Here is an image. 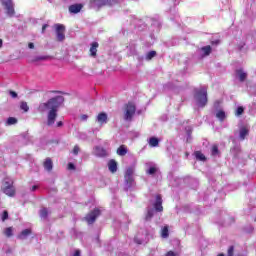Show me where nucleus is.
<instances>
[{
  "label": "nucleus",
  "instance_id": "obj_47",
  "mask_svg": "<svg viewBox=\"0 0 256 256\" xmlns=\"http://www.w3.org/2000/svg\"><path fill=\"white\" fill-rule=\"evenodd\" d=\"M219 43H221V41L215 40L211 42V45H219Z\"/></svg>",
  "mask_w": 256,
  "mask_h": 256
},
{
  "label": "nucleus",
  "instance_id": "obj_17",
  "mask_svg": "<svg viewBox=\"0 0 256 256\" xmlns=\"http://www.w3.org/2000/svg\"><path fill=\"white\" fill-rule=\"evenodd\" d=\"M32 231L31 229L27 228L21 231V233L17 236L18 239H25L27 237H29V235H31Z\"/></svg>",
  "mask_w": 256,
  "mask_h": 256
},
{
  "label": "nucleus",
  "instance_id": "obj_6",
  "mask_svg": "<svg viewBox=\"0 0 256 256\" xmlns=\"http://www.w3.org/2000/svg\"><path fill=\"white\" fill-rule=\"evenodd\" d=\"M91 7L101 9V7H107L113 5V0H90Z\"/></svg>",
  "mask_w": 256,
  "mask_h": 256
},
{
  "label": "nucleus",
  "instance_id": "obj_27",
  "mask_svg": "<svg viewBox=\"0 0 256 256\" xmlns=\"http://www.w3.org/2000/svg\"><path fill=\"white\" fill-rule=\"evenodd\" d=\"M237 75H239V80L241 81V83H243V81H245V79H247V73L243 72V70H237Z\"/></svg>",
  "mask_w": 256,
  "mask_h": 256
},
{
  "label": "nucleus",
  "instance_id": "obj_39",
  "mask_svg": "<svg viewBox=\"0 0 256 256\" xmlns=\"http://www.w3.org/2000/svg\"><path fill=\"white\" fill-rule=\"evenodd\" d=\"M3 7H6L7 5H11L13 3V0H0Z\"/></svg>",
  "mask_w": 256,
  "mask_h": 256
},
{
  "label": "nucleus",
  "instance_id": "obj_23",
  "mask_svg": "<svg viewBox=\"0 0 256 256\" xmlns=\"http://www.w3.org/2000/svg\"><path fill=\"white\" fill-rule=\"evenodd\" d=\"M124 179L128 187H133V183L135 182V179L133 178V176H124Z\"/></svg>",
  "mask_w": 256,
  "mask_h": 256
},
{
  "label": "nucleus",
  "instance_id": "obj_52",
  "mask_svg": "<svg viewBox=\"0 0 256 256\" xmlns=\"http://www.w3.org/2000/svg\"><path fill=\"white\" fill-rule=\"evenodd\" d=\"M50 93L57 94V93H59V91H57V90H52V91H50Z\"/></svg>",
  "mask_w": 256,
  "mask_h": 256
},
{
  "label": "nucleus",
  "instance_id": "obj_11",
  "mask_svg": "<svg viewBox=\"0 0 256 256\" xmlns=\"http://www.w3.org/2000/svg\"><path fill=\"white\" fill-rule=\"evenodd\" d=\"M81 9H83V4H73L69 6L70 13H74V14L80 13Z\"/></svg>",
  "mask_w": 256,
  "mask_h": 256
},
{
  "label": "nucleus",
  "instance_id": "obj_53",
  "mask_svg": "<svg viewBox=\"0 0 256 256\" xmlns=\"http://www.w3.org/2000/svg\"><path fill=\"white\" fill-rule=\"evenodd\" d=\"M217 256H225L224 254H218Z\"/></svg>",
  "mask_w": 256,
  "mask_h": 256
},
{
  "label": "nucleus",
  "instance_id": "obj_20",
  "mask_svg": "<svg viewBox=\"0 0 256 256\" xmlns=\"http://www.w3.org/2000/svg\"><path fill=\"white\" fill-rule=\"evenodd\" d=\"M195 158L197 161H207V157L201 151H195L194 152Z\"/></svg>",
  "mask_w": 256,
  "mask_h": 256
},
{
  "label": "nucleus",
  "instance_id": "obj_29",
  "mask_svg": "<svg viewBox=\"0 0 256 256\" xmlns=\"http://www.w3.org/2000/svg\"><path fill=\"white\" fill-rule=\"evenodd\" d=\"M161 237H163V239H167V237H169V227L168 226H164L162 228Z\"/></svg>",
  "mask_w": 256,
  "mask_h": 256
},
{
  "label": "nucleus",
  "instance_id": "obj_40",
  "mask_svg": "<svg viewBox=\"0 0 256 256\" xmlns=\"http://www.w3.org/2000/svg\"><path fill=\"white\" fill-rule=\"evenodd\" d=\"M9 94L11 95L12 99H17V92L10 90Z\"/></svg>",
  "mask_w": 256,
  "mask_h": 256
},
{
  "label": "nucleus",
  "instance_id": "obj_31",
  "mask_svg": "<svg viewBox=\"0 0 256 256\" xmlns=\"http://www.w3.org/2000/svg\"><path fill=\"white\" fill-rule=\"evenodd\" d=\"M4 235L6 237H13V227H7L4 230Z\"/></svg>",
  "mask_w": 256,
  "mask_h": 256
},
{
  "label": "nucleus",
  "instance_id": "obj_9",
  "mask_svg": "<svg viewBox=\"0 0 256 256\" xmlns=\"http://www.w3.org/2000/svg\"><path fill=\"white\" fill-rule=\"evenodd\" d=\"M94 155L96 157H107V150L101 146H96L94 148Z\"/></svg>",
  "mask_w": 256,
  "mask_h": 256
},
{
  "label": "nucleus",
  "instance_id": "obj_45",
  "mask_svg": "<svg viewBox=\"0 0 256 256\" xmlns=\"http://www.w3.org/2000/svg\"><path fill=\"white\" fill-rule=\"evenodd\" d=\"M29 49H35V44L33 42L28 43Z\"/></svg>",
  "mask_w": 256,
  "mask_h": 256
},
{
  "label": "nucleus",
  "instance_id": "obj_1",
  "mask_svg": "<svg viewBox=\"0 0 256 256\" xmlns=\"http://www.w3.org/2000/svg\"><path fill=\"white\" fill-rule=\"evenodd\" d=\"M64 101L65 98L63 96H55L53 98H50L47 102L40 103L38 107V111L40 113H45V111H49L47 116L48 127L55 125V121L57 119V112L59 111V107L63 105Z\"/></svg>",
  "mask_w": 256,
  "mask_h": 256
},
{
  "label": "nucleus",
  "instance_id": "obj_33",
  "mask_svg": "<svg viewBox=\"0 0 256 256\" xmlns=\"http://www.w3.org/2000/svg\"><path fill=\"white\" fill-rule=\"evenodd\" d=\"M242 113H245V108H243L242 106H239L237 109H236V113L235 115L237 117L241 116Z\"/></svg>",
  "mask_w": 256,
  "mask_h": 256
},
{
  "label": "nucleus",
  "instance_id": "obj_42",
  "mask_svg": "<svg viewBox=\"0 0 256 256\" xmlns=\"http://www.w3.org/2000/svg\"><path fill=\"white\" fill-rule=\"evenodd\" d=\"M68 169H69V171L75 170V164H73V163H68Z\"/></svg>",
  "mask_w": 256,
  "mask_h": 256
},
{
  "label": "nucleus",
  "instance_id": "obj_14",
  "mask_svg": "<svg viewBox=\"0 0 256 256\" xmlns=\"http://www.w3.org/2000/svg\"><path fill=\"white\" fill-rule=\"evenodd\" d=\"M5 9H6V14L9 16V17H13V15H15V6L12 4H8L6 6H4Z\"/></svg>",
  "mask_w": 256,
  "mask_h": 256
},
{
  "label": "nucleus",
  "instance_id": "obj_50",
  "mask_svg": "<svg viewBox=\"0 0 256 256\" xmlns=\"http://www.w3.org/2000/svg\"><path fill=\"white\" fill-rule=\"evenodd\" d=\"M57 127H63V122L62 121H59L56 123Z\"/></svg>",
  "mask_w": 256,
  "mask_h": 256
},
{
  "label": "nucleus",
  "instance_id": "obj_44",
  "mask_svg": "<svg viewBox=\"0 0 256 256\" xmlns=\"http://www.w3.org/2000/svg\"><path fill=\"white\" fill-rule=\"evenodd\" d=\"M87 119H89V116H87L86 114H83L81 116V121H87Z\"/></svg>",
  "mask_w": 256,
  "mask_h": 256
},
{
  "label": "nucleus",
  "instance_id": "obj_34",
  "mask_svg": "<svg viewBox=\"0 0 256 256\" xmlns=\"http://www.w3.org/2000/svg\"><path fill=\"white\" fill-rule=\"evenodd\" d=\"M211 153H212L213 156L219 155V146L213 145V146H212Z\"/></svg>",
  "mask_w": 256,
  "mask_h": 256
},
{
  "label": "nucleus",
  "instance_id": "obj_49",
  "mask_svg": "<svg viewBox=\"0 0 256 256\" xmlns=\"http://www.w3.org/2000/svg\"><path fill=\"white\" fill-rule=\"evenodd\" d=\"M73 256H81V251L76 250Z\"/></svg>",
  "mask_w": 256,
  "mask_h": 256
},
{
  "label": "nucleus",
  "instance_id": "obj_25",
  "mask_svg": "<svg viewBox=\"0 0 256 256\" xmlns=\"http://www.w3.org/2000/svg\"><path fill=\"white\" fill-rule=\"evenodd\" d=\"M40 217L41 219H47L49 217V210L45 207L40 209Z\"/></svg>",
  "mask_w": 256,
  "mask_h": 256
},
{
  "label": "nucleus",
  "instance_id": "obj_37",
  "mask_svg": "<svg viewBox=\"0 0 256 256\" xmlns=\"http://www.w3.org/2000/svg\"><path fill=\"white\" fill-rule=\"evenodd\" d=\"M2 221H7L9 219V212L7 210H4L1 217Z\"/></svg>",
  "mask_w": 256,
  "mask_h": 256
},
{
  "label": "nucleus",
  "instance_id": "obj_36",
  "mask_svg": "<svg viewBox=\"0 0 256 256\" xmlns=\"http://www.w3.org/2000/svg\"><path fill=\"white\" fill-rule=\"evenodd\" d=\"M157 173V168L156 167H150L148 170H147V174L148 175H155Z\"/></svg>",
  "mask_w": 256,
  "mask_h": 256
},
{
  "label": "nucleus",
  "instance_id": "obj_38",
  "mask_svg": "<svg viewBox=\"0 0 256 256\" xmlns=\"http://www.w3.org/2000/svg\"><path fill=\"white\" fill-rule=\"evenodd\" d=\"M234 253H235V247L234 246H230L228 248L227 256H234Z\"/></svg>",
  "mask_w": 256,
  "mask_h": 256
},
{
  "label": "nucleus",
  "instance_id": "obj_19",
  "mask_svg": "<svg viewBox=\"0 0 256 256\" xmlns=\"http://www.w3.org/2000/svg\"><path fill=\"white\" fill-rule=\"evenodd\" d=\"M154 215H155V210H153V208H148L147 213L145 215V221H151Z\"/></svg>",
  "mask_w": 256,
  "mask_h": 256
},
{
  "label": "nucleus",
  "instance_id": "obj_43",
  "mask_svg": "<svg viewBox=\"0 0 256 256\" xmlns=\"http://www.w3.org/2000/svg\"><path fill=\"white\" fill-rule=\"evenodd\" d=\"M165 256H177V254H175V252L173 251H168Z\"/></svg>",
  "mask_w": 256,
  "mask_h": 256
},
{
  "label": "nucleus",
  "instance_id": "obj_46",
  "mask_svg": "<svg viewBox=\"0 0 256 256\" xmlns=\"http://www.w3.org/2000/svg\"><path fill=\"white\" fill-rule=\"evenodd\" d=\"M47 27H49V25H47V24H44L42 26V33H45V30L47 29Z\"/></svg>",
  "mask_w": 256,
  "mask_h": 256
},
{
  "label": "nucleus",
  "instance_id": "obj_41",
  "mask_svg": "<svg viewBox=\"0 0 256 256\" xmlns=\"http://www.w3.org/2000/svg\"><path fill=\"white\" fill-rule=\"evenodd\" d=\"M79 146H74V148H73V153H74V155H79Z\"/></svg>",
  "mask_w": 256,
  "mask_h": 256
},
{
  "label": "nucleus",
  "instance_id": "obj_51",
  "mask_svg": "<svg viewBox=\"0 0 256 256\" xmlns=\"http://www.w3.org/2000/svg\"><path fill=\"white\" fill-rule=\"evenodd\" d=\"M3 47V39L0 38V49Z\"/></svg>",
  "mask_w": 256,
  "mask_h": 256
},
{
  "label": "nucleus",
  "instance_id": "obj_10",
  "mask_svg": "<svg viewBox=\"0 0 256 256\" xmlns=\"http://www.w3.org/2000/svg\"><path fill=\"white\" fill-rule=\"evenodd\" d=\"M97 49H99V43L92 42L89 50L90 57H97Z\"/></svg>",
  "mask_w": 256,
  "mask_h": 256
},
{
  "label": "nucleus",
  "instance_id": "obj_4",
  "mask_svg": "<svg viewBox=\"0 0 256 256\" xmlns=\"http://www.w3.org/2000/svg\"><path fill=\"white\" fill-rule=\"evenodd\" d=\"M13 180H9V181H4L3 182V186L1 187V191L2 193H4V195H7L8 197H15V186H13Z\"/></svg>",
  "mask_w": 256,
  "mask_h": 256
},
{
  "label": "nucleus",
  "instance_id": "obj_32",
  "mask_svg": "<svg viewBox=\"0 0 256 256\" xmlns=\"http://www.w3.org/2000/svg\"><path fill=\"white\" fill-rule=\"evenodd\" d=\"M134 173H135V170L133 169V167H128L126 169V172H125L124 176L133 177Z\"/></svg>",
  "mask_w": 256,
  "mask_h": 256
},
{
  "label": "nucleus",
  "instance_id": "obj_7",
  "mask_svg": "<svg viewBox=\"0 0 256 256\" xmlns=\"http://www.w3.org/2000/svg\"><path fill=\"white\" fill-rule=\"evenodd\" d=\"M56 29V39L57 41H65V25L63 24H55Z\"/></svg>",
  "mask_w": 256,
  "mask_h": 256
},
{
  "label": "nucleus",
  "instance_id": "obj_21",
  "mask_svg": "<svg viewBox=\"0 0 256 256\" xmlns=\"http://www.w3.org/2000/svg\"><path fill=\"white\" fill-rule=\"evenodd\" d=\"M149 145H150V147H159V138H157V137H151L150 139H149Z\"/></svg>",
  "mask_w": 256,
  "mask_h": 256
},
{
  "label": "nucleus",
  "instance_id": "obj_5",
  "mask_svg": "<svg viewBox=\"0 0 256 256\" xmlns=\"http://www.w3.org/2000/svg\"><path fill=\"white\" fill-rule=\"evenodd\" d=\"M99 215H101V210H99V208H95L85 216V221L88 225H93V223L97 221V217H99Z\"/></svg>",
  "mask_w": 256,
  "mask_h": 256
},
{
  "label": "nucleus",
  "instance_id": "obj_16",
  "mask_svg": "<svg viewBox=\"0 0 256 256\" xmlns=\"http://www.w3.org/2000/svg\"><path fill=\"white\" fill-rule=\"evenodd\" d=\"M240 139L242 140V141H245V137L247 136V135H249V128L248 127H246V126H242L241 128H240Z\"/></svg>",
  "mask_w": 256,
  "mask_h": 256
},
{
  "label": "nucleus",
  "instance_id": "obj_18",
  "mask_svg": "<svg viewBox=\"0 0 256 256\" xmlns=\"http://www.w3.org/2000/svg\"><path fill=\"white\" fill-rule=\"evenodd\" d=\"M127 146L126 145H121L118 149H117V155H119L120 157H125V154L127 153Z\"/></svg>",
  "mask_w": 256,
  "mask_h": 256
},
{
  "label": "nucleus",
  "instance_id": "obj_12",
  "mask_svg": "<svg viewBox=\"0 0 256 256\" xmlns=\"http://www.w3.org/2000/svg\"><path fill=\"white\" fill-rule=\"evenodd\" d=\"M43 167L48 172L53 171V160H51V158H46L43 163Z\"/></svg>",
  "mask_w": 256,
  "mask_h": 256
},
{
  "label": "nucleus",
  "instance_id": "obj_2",
  "mask_svg": "<svg viewBox=\"0 0 256 256\" xmlns=\"http://www.w3.org/2000/svg\"><path fill=\"white\" fill-rule=\"evenodd\" d=\"M198 107H205L207 105V88H201L196 91L194 95Z\"/></svg>",
  "mask_w": 256,
  "mask_h": 256
},
{
  "label": "nucleus",
  "instance_id": "obj_28",
  "mask_svg": "<svg viewBox=\"0 0 256 256\" xmlns=\"http://www.w3.org/2000/svg\"><path fill=\"white\" fill-rule=\"evenodd\" d=\"M153 57H157V51L152 50L146 54V61H151Z\"/></svg>",
  "mask_w": 256,
  "mask_h": 256
},
{
  "label": "nucleus",
  "instance_id": "obj_26",
  "mask_svg": "<svg viewBox=\"0 0 256 256\" xmlns=\"http://www.w3.org/2000/svg\"><path fill=\"white\" fill-rule=\"evenodd\" d=\"M201 51H203L205 57H208V55H211L212 48L211 46L207 45L202 47Z\"/></svg>",
  "mask_w": 256,
  "mask_h": 256
},
{
  "label": "nucleus",
  "instance_id": "obj_30",
  "mask_svg": "<svg viewBox=\"0 0 256 256\" xmlns=\"http://www.w3.org/2000/svg\"><path fill=\"white\" fill-rule=\"evenodd\" d=\"M20 109L24 111V113L29 112V105L27 104V102L25 101L20 102Z\"/></svg>",
  "mask_w": 256,
  "mask_h": 256
},
{
  "label": "nucleus",
  "instance_id": "obj_24",
  "mask_svg": "<svg viewBox=\"0 0 256 256\" xmlns=\"http://www.w3.org/2000/svg\"><path fill=\"white\" fill-rule=\"evenodd\" d=\"M216 117H217V119H219V121L223 122V121H225V118H226L227 116L225 115V111L219 110V111L216 113Z\"/></svg>",
  "mask_w": 256,
  "mask_h": 256
},
{
  "label": "nucleus",
  "instance_id": "obj_15",
  "mask_svg": "<svg viewBox=\"0 0 256 256\" xmlns=\"http://www.w3.org/2000/svg\"><path fill=\"white\" fill-rule=\"evenodd\" d=\"M97 121L100 123V125H103L104 123H107V113L101 112L97 116Z\"/></svg>",
  "mask_w": 256,
  "mask_h": 256
},
{
  "label": "nucleus",
  "instance_id": "obj_22",
  "mask_svg": "<svg viewBox=\"0 0 256 256\" xmlns=\"http://www.w3.org/2000/svg\"><path fill=\"white\" fill-rule=\"evenodd\" d=\"M48 59H51V56H36L33 58L32 62L37 63L39 61H48Z\"/></svg>",
  "mask_w": 256,
  "mask_h": 256
},
{
  "label": "nucleus",
  "instance_id": "obj_48",
  "mask_svg": "<svg viewBox=\"0 0 256 256\" xmlns=\"http://www.w3.org/2000/svg\"><path fill=\"white\" fill-rule=\"evenodd\" d=\"M37 189H39V186L34 185V186H32L31 191H37Z\"/></svg>",
  "mask_w": 256,
  "mask_h": 256
},
{
  "label": "nucleus",
  "instance_id": "obj_3",
  "mask_svg": "<svg viewBox=\"0 0 256 256\" xmlns=\"http://www.w3.org/2000/svg\"><path fill=\"white\" fill-rule=\"evenodd\" d=\"M137 111V107L132 102H128L125 105V111H124V120L125 121H133V117L135 116V113Z\"/></svg>",
  "mask_w": 256,
  "mask_h": 256
},
{
  "label": "nucleus",
  "instance_id": "obj_13",
  "mask_svg": "<svg viewBox=\"0 0 256 256\" xmlns=\"http://www.w3.org/2000/svg\"><path fill=\"white\" fill-rule=\"evenodd\" d=\"M108 169L110 173H117V161H115V159L109 160Z\"/></svg>",
  "mask_w": 256,
  "mask_h": 256
},
{
  "label": "nucleus",
  "instance_id": "obj_35",
  "mask_svg": "<svg viewBox=\"0 0 256 256\" xmlns=\"http://www.w3.org/2000/svg\"><path fill=\"white\" fill-rule=\"evenodd\" d=\"M17 123V118L15 117H9L7 120L8 125H15Z\"/></svg>",
  "mask_w": 256,
  "mask_h": 256
},
{
  "label": "nucleus",
  "instance_id": "obj_8",
  "mask_svg": "<svg viewBox=\"0 0 256 256\" xmlns=\"http://www.w3.org/2000/svg\"><path fill=\"white\" fill-rule=\"evenodd\" d=\"M154 209L158 213L163 212V198L161 197V194L156 195V201L154 203Z\"/></svg>",
  "mask_w": 256,
  "mask_h": 256
}]
</instances>
